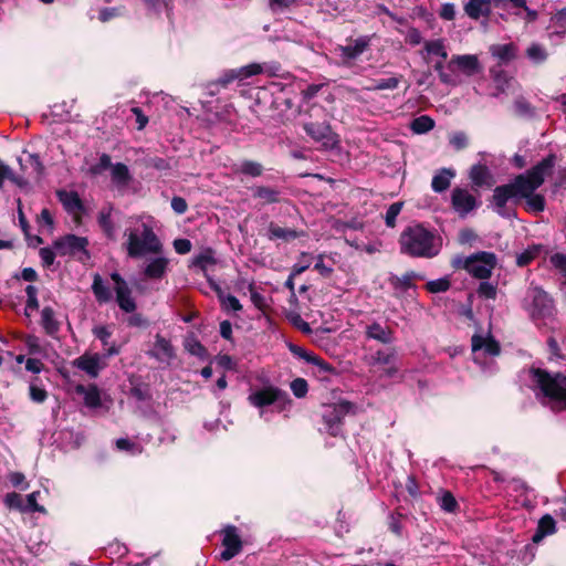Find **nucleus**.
<instances>
[{"instance_id":"c756f323","label":"nucleus","mask_w":566,"mask_h":566,"mask_svg":"<svg viewBox=\"0 0 566 566\" xmlns=\"http://www.w3.org/2000/svg\"><path fill=\"white\" fill-rule=\"evenodd\" d=\"M253 196L263 201V203H273L280 200V191L264 186L253 188Z\"/></svg>"},{"instance_id":"7c9ffc66","label":"nucleus","mask_w":566,"mask_h":566,"mask_svg":"<svg viewBox=\"0 0 566 566\" xmlns=\"http://www.w3.org/2000/svg\"><path fill=\"white\" fill-rule=\"evenodd\" d=\"M112 208H103L98 212V224L108 239H115V228L111 220Z\"/></svg>"},{"instance_id":"1a4fd4ad","label":"nucleus","mask_w":566,"mask_h":566,"mask_svg":"<svg viewBox=\"0 0 566 566\" xmlns=\"http://www.w3.org/2000/svg\"><path fill=\"white\" fill-rule=\"evenodd\" d=\"M88 245V240L85 237H77L74 234H67L57 239L54 242V249L57 254L66 255V254H78L82 253L86 259L90 256L86 250Z\"/></svg>"},{"instance_id":"603ef678","label":"nucleus","mask_w":566,"mask_h":566,"mask_svg":"<svg viewBox=\"0 0 566 566\" xmlns=\"http://www.w3.org/2000/svg\"><path fill=\"white\" fill-rule=\"evenodd\" d=\"M440 506L446 512H454V510L458 506V503L450 492H444L440 497Z\"/></svg>"},{"instance_id":"864d4df0","label":"nucleus","mask_w":566,"mask_h":566,"mask_svg":"<svg viewBox=\"0 0 566 566\" xmlns=\"http://www.w3.org/2000/svg\"><path fill=\"white\" fill-rule=\"evenodd\" d=\"M39 494H40V492L35 491V492L30 493L27 496V504H24V511H32V512H40V513H43L45 511L44 507L39 505L36 502Z\"/></svg>"},{"instance_id":"f8f14e48","label":"nucleus","mask_w":566,"mask_h":566,"mask_svg":"<svg viewBox=\"0 0 566 566\" xmlns=\"http://www.w3.org/2000/svg\"><path fill=\"white\" fill-rule=\"evenodd\" d=\"M111 279L115 283L116 301L120 310L126 313H132L136 308V303L132 297L130 289L124 279L116 272L111 274Z\"/></svg>"},{"instance_id":"423d86ee","label":"nucleus","mask_w":566,"mask_h":566,"mask_svg":"<svg viewBox=\"0 0 566 566\" xmlns=\"http://www.w3.org/2000/svg\"><path fill=\"white\" fill-rule=\"evenodd\" d=\"M526 302L533 318L548 317L554 313L553 300L545 291L537 286L528 289Z\"/></svg>"},{"instance_id":"09e8293b","label":"nucleus","mask_w":566,"mask_h":566,"mask_svg":"<svg viewBox=\"0 0 566 566\" xmlns=\"http://www.w3.org/2000/svg\"><path fill=\"white\" fill-rule=\"evenodd\" d=\"M216 263V260L213 258V253L211 250H207L196 256L193 264L201 268L202 270H206L208 265H212Z\"/></svg>"},{"instance_id":"72a5a7b5","label":"nucleus","mask_w":566,"mask_h":566,"mask_svg":"<svg viewBox=\"0 0 566 566\" xmlns=\"http://www.w3.org/2000/svg\"><path fill=\"white\" fill-rule=\"evenodd\" d=\"M130 179L128 167L122 163L112 166V180L118 186H127Z\"/></svg>"},{"instance_id":"774afa93","label":"nucleus","mask_w":566,"mask_h":566,"mask_svg":"<svg viewBox=\"0 0 566 566\" xmlns=\"http://www.w3.org/2000/svg\"><path fill=\"white\" fill-rule=\"evenodd\" d=\"M93 333L98 339L102 340L105 347L108 346V338L111 337L112 333L106 326H96L93 329Z\"/></svg>"},{"instance_id":"39448f33","label":"nucleus","mask_w":566,"mask_h":566,"mask_svg":"<svg viewBox=\"0 0 566 566\" xmlns=\"http://www.w3.org/2000/svg\"><path fill=\"white\" fill-rule=\"evenodd\" d=\"M497 264V258L492 252H478L464 260L463 268L474 277L486 280Z\"/></svg>"},{"instance_id":"4be33fe9","label":"nucleus","mask_w":566,"mask_h":566,"mask_svg":"<svg viewBox=\"0 0 566 566\" xmlns=\"http://www.w3.org/2000/svg\"><path fill=\"white\" fill-rule=\"evenodd\" d=\"M470 178L472 182L478 187H491L494 184L490 170L484 165L473 166L470 170Z\"/></svg>"},{"instance_id":"a19ab883","label":"nucleus","mask_w":566,"mask_h":566,"mask_svg":"<svg viewBox=\"0 0 566 566\" xmlns=\"http://www.w3.org/2000/svg\"><path fill=\"white\" fill-rule=\"evenodd\" d=\"M434 122L428 116H420L411 123V129L417 134H423L431 130Z\"/></svg>"},{"instance_id":"cd10ccee","label":"nucleus","mask_w":566,"mask_h":566,"mask_svg":"<svg viewBox=\"0 0 566 566\" xmlns=\"http://www.w3.org/2000/svg\"><path fill=\"white\" fill-rule=\"evenodd\" d=\"M167 265L168 260L166 258H156L147 264L145 275L149 279H160L164 276Z\"/></svg>"},{"instance_id":"5701e85b","label":"nucleus","mask_w":566,"mask_h":566,"mask_svg":"<svg viewBox=\"0 0 566 566\" xmlns=\"http://www.w3.org/2000/svg\"><path fill=\"white\" fill-rule=\"evenodd\" d=\"M289 349L294 355H296L300 358L306 360L307 363H311V364H314V365L318 366L324 371H331L332 370V367L326 361H324L319 357L313 355L312 353L306 352L304 348H302L300 346L290 344L289 345Z\"/></svg>"},{"instance_id":"de8ad7c7","label":"nucleus","mask_w":566,"mask_h":566,"mask_svg":"<svg viewBox=\"0 0 566 566\" xmlns=\"http://www.w3.org/2000/svg\"><path fill=\"white\" fill-rule=\"evenodd\" d=\"M4 504L9 509L24 511V501H23L22 496L15 492H11L6 495Z\"/></svg>"},{"instance_id":"4468645a","label":"nucleus","mask_w":566,"mask_h":566,"mask_svg":"<svg viewBox=\"0 0 566 566\" xmlns=\"http://www.w3.org/2000/svg\"><path fill=\"white\" fill-rule=\"evenodd\" d=\"M222 544L224 551L221 553V559L223 560H230L241 552L242 542L235 526L230 525L224 528Z\"/></svg>"},{"instance_id":"4d7b16f0","label":"nucleus","mask_w":566,"mask_h":566,"mask_svg":"<svg viewBox=\"0 0 566 566\" xmlns=\"http://www.w3.org/2000/svg\"><path fill=\"white\" fill-rule=\"evenodd\" d=\"M238 71H239L240 80H244L252 75L260 74L263 71V69L260 64L252 63L250 65L238 69Z\"/></svg>"},{"instance_id":"393cba45","label":"nucleus","mask_w":566,"mask_h":566,"mask_svg":"<svg viewBox=\"0 0 566 566\" xmlns=\"http://www.w3.org/2000/svg\"><path fill=\"white\" fill-rule=\"evenodd\" d=\"M490 52L501 62H510L516 56V46L513 43L493 44L490 46Z\"/></svg>"},{"instance_id":"9d476101","label":"nucleus","mask_w":566,"mask_h":566,"mask_svg":"<svg viewBox=\"0 0 566 566\" xmlns=\"http://www.w3.org/2000/svg\"><path fill=\"white\" fill-rule=\"evenodd\" d=\"M304 130L325 148H333L338 143L337 135L326 123H307L304 125Z\"/></svg>"},{"instance_id":"aec40b11","label":"nucleus","mask_w":566,"mask_h":566,"mask_svg":"<svg viewBox=\"0 0 566 566\" xmlns=\"http://www.w3.org/2000/svg\"><path fill=\"white\" fill-rule=\"evenodd\" d=\"M465 13L474 20L491 13V0H469L464 6Z\"/></svg>"},{"instance_id":"338daca9","label":"nucleus","mask_w":566,"mask_h":566,"mask_svg":"<svg viewBox=\"0 0 566 566\" xmlns=\"http://www.w3.org/2000/svg\"><path fill=\"white\" fill-rule=\"evenodd\" d=\"M191 242L188 239H176L174 241V248L177 253L186 254L191 251Z\"/></svg>"},{"instance_id":"a878e982","label":"nucleus","mask_w":566,"mask_h":566,"mask_svg":"<svg viewBox=\"0 0 566 566\" xmlns=\"http://www.w3.org/2000/svg\"><path fill=\"white\" fill-rule=\"evenodd\" d=\"M302 234H303L302 232H297L293 229L280 227L273 222L270 223V226H269V239L270 240L281 239L284 241H291V240H294V239L301 237Z\"/></svg>"},{"instance_id":"f257e3e1","label":"nucleus","mask_w":566,"mask_h":566,"mask_svg":"<svg viewBox=\"0 0 566 566\" xmlns=\"http://www.w3.org/2000/svg\"><path fill=\"white\" fill-rule=\"evenodd\" d=\"M399 244L405 254L412 258L431 259L439 254L442 241L440 237L421 224H415L401 232Z\"/></svg>"},{"instance_id":"f3484780","label":"nucleus","mask_w":566,"mask_h":566,"mask_svg":"<svg viewBox=\"0 0 566 566\" xmlns=\"http://www.w3.org/2000/svg\"><path fill=\"white\" fill-rule=\"evenodd\" d=\"M472 350L473 353L483 350L486 355L497 356L500 344L490 334L486 336L474 334L472 336Z\"/></svg>"},{"instance_id":"c9c22d12","label":"nucleus","mask_w":566,"mask_h":566,"mask_svg":"<svg viewBox=\"0 0 566 566\" xmlns=\"http://www.w3.org/2000/svg\"><path fill=\"white\" fill-rule=\"evenodd\" d=\"M218 298L221 303V306L224 311H234L239 312L242 310V305L239 300L230 294H224L221 290H217Z\"/></svg>"},{"instance_id":"6ab92c4d","label":"nucleus","mask_w":566,"mask_h":566,"mask_svg":"<svg viewBox=\"0 0 566 566\" xmlns=\"http://www.w3.org/2000/svg\"><path fill=\"white\" fill-rule=\"evenodd\" d=\"M451 64H455L465 75L471 76L480 72L479 60L475 55H455Z\"/></svg>"},{"instance_id":"6e6552de","label":"nucleus","mask_w":566,"mask_h":566,"mask_svg":"<svg viewBox=\"0 0 566 566\" xmlns=\"http://www.w3.org/2000/svg\"><path fill=\"white\" fill-rule=\"evenodd\" d=\"M286 394L273 386H266L264 388L253 390L248 396V401L255 408H263L275 402L286 401Z\"/></svg>"},{"instance_id":"c85d7f7f","label":"nucleus","mask_w":566,"mask_h":566,"mask_svg":"<svg viewBox=\"0 0 566 566\" xmlns=\"http://www.w3.org/2000/svg\"><path fill=\"white\" fill-rule=\"evenodd\" d=\"M41 322L44 331L49 335H54L60 328L59 322L55 319L54 311L51 307H44L41 313Z\"/></svg>"},{"instance_id":"7ed1b4c3","label":"nucleus","mask_w":566,"mask_h":566,"mask_svg":"<svg viewBox=\"0 0 566 566\" xmlns=\"http://www.w3.org/2000/svg\"><path fill=\"white\" fill-rule=\"evenodd\" d=\"M129 222L135 226L125 230L124 245L130 258L159 254L163 251V244L149 223L142 221L139 217L130 218Z\"/></svg>"},{"instance_id":"0e129e2a","label":"nucleus","mask_w":566,"mask_h":566,"mask_svg":"<svg viewBox=\"0 0 566 566\" xmlns=\"http://www.w3.org/2000/svg\"><path fill=\"white\" fill-rule=\"evenodd\" d=\"M116 447L119 450L130 451L132 453H140L142 452V449L128 439H118L116 441Z\"/></svg>"},{"instance_id":"dca6fc26","label":"nucleus","mask_w":566,"mask_h":566,"mask_svg":"<svg viewBox=\"0 0 566 566\" xmlns=\"http://www.w3.org/2000/svg\"><path fill=\"white\" fill-rule=\"evenodd\" d=\"M73 366L85 371L90 377H97L101 369L105 367L99 355L84 354L73 361Z\"/></svg>"},{"instance_id":"6e6d98bb","label":"nucleus","mask_w":566,"mask_h":566,"mask_svg":"<svg viewBox=\"0 0 566 566\" xmlns=\"http://www.w3.org/2000/svg\"><path fill=\"white\" fill-rule=\"evenodd\" d=\"M185 348L195 356L203 358L206 356V348L196 339L187 340Z\"/></svg>"},{"instance_id":"bb28decb","label":"nucleus","mask_w":566,"mask_h":566,"mask_svg":"<svg viewBox=\"0 0 566 566\" xmlns=\"http://www.w3.org/2000/svg\"><path fill=\"white\" fill-rule=\"evenodd\" d=\"M366 333L369 338L376 339L382 344H389L394 339L391 329L378 323L369 325Z\"/></svg>"},{"instance_id":"37998d69","label":"nucleus","mask_w":566,"mask_h":566,"mask_svg":"<svg viewBox=\"0 0 566 566\" xmlns=\"http://www.w3.org/2000/svg\"><path fill=\"white\" fill-rule=\"evenodd\" d=\"M526 55L534 63H542V62H544L547 59L546 50L542 45H539L537 43H533L526 50Z\"/></svg>"},{"instance_id":"9b49d317","label":"nucleus","mask_w":566,"mask_h":566,"mask_svg":"<svg viewBox=\"0 0 566 566\" xmlns=\"http://www.w3.org/2000/svg\"><path fill=\"white\" fill-rule=\"evenodd\" d=\"M148 355L166 366H170L177 356L171 342L160 334H156L155 342L151 349L148 350Z\"/></svg>"},{"instance_id":"052dcab7","label":"nucleus","mask_w":566,"mask_h":566,"mask_svg":"<svg viewBox=\"0 0 566 566\" xmlns=\"http://www.w3.org/2000/svg\"><path fill=\"white\" fill-rule=\"evenodd\" d=\"M57 252H54L51 248H42L39 251L42 264L46 268L51 266L54 262L55 254Z\"/></svg>"},{"instance_id":"e433bc0d","label":"nucleus","mask_w":566,"mask_h":566,"mask_svg":"<svg viewBox=\"0 0 566 566\" xmlns=\"http://www.w3.org/2000/svg\"><path fill=\"white\" fill-rule=\"evenodd\" d=\"M6 179L12 181L19 187L27 186V181L22 177L15 176L8 165L0 163V188Z\"/></svg>"},{"instance_id":"bf43d9fd","label":"nucleus","mask_w":566,"mask_h":566,"mask_svg":"<svg viewBox=\"0 0 566 566\" xmlns=\"http://www.w3.org/2000/svg\"><path fill=\"white\" fill-rule=\"evenodd\" d=\"M450 283L446 279L431 281L427 284V289L432 293L444 292L449 289Z\"/></svg>"},{"instance_id":"412c9836","label":"nucleus","mask_w":566,"mask_h":566,"mask_svg":"<svg viewBox=\"0 0 566 566\" xmlns=\"http://www.w3.org/2000/svg\"><path fill=\"white\" fill-rule=\"evenodd\" d=\"M512 197H516V195H515L511 184L505 185V186H500L494 189L493 203L496 208L497 213H500L502 216L504 214L503 209L505 208L507 200Z\"/></svg>"},{"instance_id":"20e7f679","label":"nucleus","mask_w":566,"mask_h":566,"mask_svg":"<svg viewBox=\"0 0 566 566\" xmlns=\"http://www.w3.org/2000/svg\"><path fill=\"white\" fill-rule=\"evenodd\" d=\"M554 164V156H548L525 174L516 176L511 184L516 197L524 198L535 193V190L544 184L545 178L552 174Z\"/></svg>"},{"instance_id":"a18cd8bd","label":"nucleus","mask_w":566,"mask_h":566,"mask_svg":"<svg viewBox=\"0 0 566 566\" xmlns=\"http://www.w3.org/2000/svg\"><path fill=\"white\" fill-rule=\"evenodd\" d=\"M476 292L480 297L494 300L497 294V287L490 282H481Z\"/></svg>"},{"instance_id":"e2e57ef3","label":"nucleus","mask_w":566,"mask_h":566,"mask_svg":"<svg viewBox=\"0 0 566 566\" xmlns=\"http://www.w3.org/2000/svg\"><path fill=\"white\" fill-rule=\"evenodd\" d=\"M9 480L11 484L15 488H20L21 490H27L29 484L25 482V476L20 472H12L9 474Z\"/></svg>"},{"instance_id":"4c0bfd02","label":"nucleus","mask_w":566,"mask_h":566,"mask_svg":"<svg viewBox=\"0 0 566 566\" xmlns=\"http://www.w3.org/2000/svg\"><path fill=\"white\" fill-rule=\"evenodd\" d=\"M542 250L541 245H532L517 254L516 256V264L518 266H525L530 264L535 258L538 256L539 252Z\"/></svg>"},{"instance_id":"13d9d810","label":"nucleus","mask_w":566,"mask_h":566,"mask_svg":"<svg viewBox=\"0 0 566 566\" xmlns=\"http://www.w3.org/2000/svg\"><path fill=\"white\" fill-rule=\"evenodd\" d=\"M30 398L34 401V402H38V403H41L43 402L46 397H48V392L45 391V389L34 385V384H31L30 385Z\"/></svg>"},{"instance_id":"79ce46f5","label":"nucleus","mask_w":566,"mask_h":566,"mask_svg":"<svg viewBox=\"0 0 566 566\" xmlns=\"http://www.w3.org/2000/svg\"><path fill=\"white\" fill-rule=\"evenodd\" d=\"M424 51L427 54L438 55L443 60L448 56L442 40L427 41L424 43Z\"/></svg>"},{"instance_id":"0eeeda50","label":"nucleus","mask_w":566,"mask_h":566,"mask_svg":"<svg viewBox=\"0 0 566 566\" xmlns=\"http://www.w3.org/2000/svg\"><path fill=\"white\" fill-rule=\"evenodd\" d=\"M355 411V406L352 402L345 400L326 406L323 412V419L328 432L332 436H337L339 433L340 423L344 417L348 413H354Z\"/></svg>"},{"instance_id":"473e14b6","label":"nucleus","mask_w":566,"mask_h":566,"mask_svg":"<svg viewBox=\"0 0 566 566\" xmlns=\"http://www.w3.org/2000/svg\"><path fill=\"white\" fill-rule=\"evenodd\" d=\"M235 174H243L251 177H259L263 172V167L260 163L252 160H244L233 170Z\"/></svg>"},{"instance_id":"2eb2a0df","label":"nucleus","mask_w":566,"mask_h":566,"mask_svg":"<svg viewBox=\"0 0 566 566\" xmlns=\"http://www.w3.org/2000/svg\"><path fill=\"white\" fill-rule=\"evenodd\" d=\"M368 48V40L365 38L356 39L346 45H339L335 49L342 57L343 64H348L352 60L357 59Z\"/></svg>"},{"instance_id":"5fc2aeb1","label":"nucleus","mask_w":566,"mask_h":566,"mask_svg":"<svg viewBox=\"0 0 566 566\" xmlns=\"http://www.w3.org/2000/svg\"><path fill=\"white\" fill-rule=\"evenodd\" d=\"M450 144L457 149H463L468 146V136L463 132L453 133L450 136Z\"/></svg>"},{"instance_id":"c03bdc74","label":"nucleus","mask_w":566,"mask_h":566,"mask_svg":"<svg viewBox=\"0 0 566 566\" xmlns=\"http://www.w3.org/2000/svg\"><path fill=\"white\" fill-rule=\"evenodd\" d=\"M399 82H400L399 77L392 76V77L376 81L368 88L374 90V91L395 90L399 85Z\"/></svg>"},{"instance_id":"58836bf2","label":"nucleus","mask_w":566,"mask_h":566,"mask_svg":"<svg viewBox=\"0 0 566 566\" xmlns=\"http://www.w3.org/2000/svg\"><path fill=\"white\" fill-rule=\"evenodd\" d=\"M526 200V210L532 212H542L545 209V198L543 195L533 193L524 197Z\"/></svg>"},{"instance_id":"2f4dec72","label":"nucleus","mask_w":566,"mask_h":566,"mask_svg":"<svg viewBox=\"0 0 566 566\" xmlns=\"http://www.w3.org/2000/svg\"><path fill=\"white\" fill-rule=\"evenodd\" d=\"M555 532V521L551 515L543 516L538 522L537 532L535 533L533 541L538 542L544 536L553 534Z\"/></svg>"},{"instance_id":"ddd939ff","label":"nucleus","mask_w":566,"mask_h":566,"mask_svg":"<svg viewBox=\"0 0 566 566\" xmlns=\"http://www.w3.org/2000/svg\"><path fill=\"white\" fill-rule=\"evenodd\" d=\"M451 203L455 212L464 217L476 207V198L467 189L454 188L451 193Z\"/></svg>"},{"instance_id":"49530a36","label":"nucleus","mask_w":566,"mask_h":566,"mask_svg":"<svg viewBox=\"0 0 566 566\" xmlns=\"http://www.w3.org/2000/svg\"><path fill=\"white\" fill-rule=\"evenodd\" d=\"M401 209L402 202H395L390 205L385 216V222L387 227L394 228L396 226V218L400 213Z\"/></svg>"},{"instance_id":"8fccbe9b","label":"nucleus","mask_w":566,"mask_h":566,"mask_svg":"<svg viewBox=\"0 0 566 566\" xmlns=\"http://www.w3.org/2000/svg\"><path fill=\"white\" fill-rule=\"evenodd\" d=\"M311 255L306 252H303L301 254L300 261L296 264H294L291 272H293V275H300L311 266Z\"/></svg>"},{"instance_id":"69168bd1","label":"nucleus","mask_w":566,"mask_h":566,"mask_svg":"<svg viewBox=\"0 0 566 566\" xmlns=\"http://www.w3.org/2000/svg\"><path fill=\"white\" fill-rule=\"evenodd\" d=\"M394 359H395V353L392 350L391 352L378 350L374 355V360L378 364L388 365V364H391Z\"/></svg>"},{"instance_id":"680f3d73","label":"nucleus","mask_w":566,"mask_h":566,"mask_svg":"<svg viewBox=\"0 0 566 566\" xmlns=\"http://www.w3.org/2000/svg\"><path fill=\"white\" fill-rule=\"evenodd\" d=\"M25 293L28 295L27 308L38 310L39 302L36 298V287L33 285H28L25 289Z\"/></svg>"},{"instance_id":"f704fd0d","label":"nucleus","mask_w":566,"mask_h":566,"mask_svg":"<svg viewBox=\"0 0 566 566\" xmlns=\"http://www.w3.org/2000/svg\"><path fill=\"white\" fill-rule=\"evenodd\" d=\"M92 290L98 302L105 303L111 300V292L98 274L94 275Z\"/></svg>"},{"instance_id":"b1692460","label":"nucleus","mask_w":566,"mask_h":566,"mask_svg":"<svg viewBox=\"0 0 566 566\" xmlns=\"http://www.w3.org/2000/svg\"><path fill=\"white\" fill-rule=\"evenodd\" d=\"M454 171L449 168H442L432 178L431 187L436 192H442L450 187Z\"/></svg>"},{"instance_id":"3c124183","label":"nucleus","mask_w":566,"mask_h":566,"mask_svg":"<svg viewBox=\"0 0 566 566\" xmlns=\"http://www.w3.org/2000/svg\"><path fill=\"white\" fill-rule=\"evenodd\" d=\"M307 382L303 378H296L291 382V390L297 398L304 397L307 392Z\"/></svg>"},{"instance_id":"ea45409f","label":"nucleus","mask_w":566,"mask_h":566,"mask_svg":"<svg viewBox=\"0 0 566 566\" xmlns=\"http://www.w3.org/2000/svg\"><path fill=\"white\" fill-rule=\"evenodd\" d=\"M77 392L84 394L85 403L90 407H97L101 403L99 392L96 387L85 389L83 386L77 387Z\"/></svg>"},{"instance_id":"a211bd4d","label":"nucleus","mask_w":566,"mask_h":566,"mask_svg":"<svg viewBox=\"0 0 566 566\" xmlns=\"http://www.w3.org/2000/svg\"><path fill=\"white\" fill-rule=\"evenodd\" d=\"M57 197L62 202L65 210L74 214L76 222L80 221V214L83 209L82 201L76 192L73 191H57Z\"/></svg>"},{"instance_id":"f03ea898","label":"nucleus","mask_w":566,"mask_h":566,"mask_svg":"<svg viewBox=\"0 0 566 566\" xmlns=\"http://www.w3.org/2000/svg\"><path fill=\"white\" fill-rule=\"evenodd\" d=\"M533 381L538 388L542 405L554 412L566 410V376L560 373H548L543 369H533Z\"/></svg>"}]
</instances>
